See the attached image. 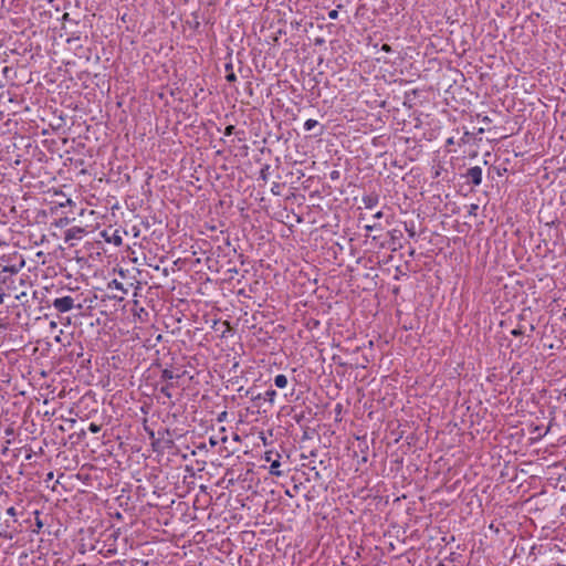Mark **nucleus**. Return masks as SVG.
Instances as JSON below:
<instances>
[{
    "label": "nucleus",
    "mask_w": 566,
    "mask_h": 566,
    "mask_svg": "<svg viewBox=\"0 0 566 566\" xmlns=\"http://www.w3.org/2000/svg\"><path fill=\"white\" fill-rule=\"evenodd\" d=\"M53 306L59 312L65 313V312L71 311L74 307V300L71 296L55 298L53 301Z\"/></svg>",
    "instance_id": "f257e3e1"
},
{
    "label": "nucleus",
    "mask_w": 566,
    "mask_h": 566,
    "mask_svg": "<svg viewBox=\"0 0 566 566\" xmlns=\"http://www.w3.org/2000/svg\"><path fill=\"white\" fill-rule=\"evenodd\" d=\"M102 237L106 242L114 243L116 247L123 244L122 231L118 229L114 230L111 234L108 233V231L104 230L102 232Z\"/></svg>",
    "instance_id": "f03ea898"
},
{
    "label": "nucleus",
    "mask_w": 566,
    "mask_h": 566,
    "mask_svg": "<svg viewBox=\"0 0 566 566\" xmlns=\"http://www.w3.org/2000/svg\"><path fill=\"white\" fill-rule=\"evenodd\" d=\"M468 177L473 185L479 186L482 181V169L479 166L471 167Z\"/></svg>",
    "instance_id": "7ed1b4c3"
},
{
    "label": "nucleus",
    "mask_w": 566,
    "mask_h": 566,
    "mask_svg": "<svg viewBox=\"0 0 566 566\" xmlns=\"http://www.w3.org/2000/svg\"><path fill=\"white\" fill-rule=\"evenodd\" d=\"M83 232H84V229H82L80 227H73L66 231L65 239L71 240V239L80 238Z\"/></svg>",
    "instance_id": "20e7f679"
},
{
    "label": "nucleus",
    "mask_w": 566,
    "mask_h": 566,
    "mask_svg": "<svg viewBox=\"0 0 566 566\" xmlns=\"http://www.w3.org/2000/svg\"><path fill=\"white\" fill-rule=\"evenodd\" d=\"M287 382H289V381H287L286 376H285V375H282V374H281V375L275 376V378H274V384H275V386H276L277 388H281V389H282V388H285V387L287 386Z\"/></svg>",
    "instance_id": "39448f33"
},
{
    "label": "nucleus",
    "mask_w": 566,
    "mask_h": 566,
    "mask_svg": "<svg viewBox=\"0 0 566 566\" xmlns=\"http://www.w3.org/2000/svg\"><path fill=\"white\" fill-rule=\"evenodd\" d=\"M281 463L279 460H274L270 465V473L275 476H281L282 472L280 471Z\"/></svg>",
    "instance_id": "423d86ee"
},
{
    "label": "nucleus",
    "mask_w": 566,
    "mask_h": 566,
    "mask_svg": "<svg viewBox=\"0 0 566 566\" xmlns=\"http://www.w3.org/2000/svg\"><path fill=\"white\" fill-rule=\"evenodd\" d=\"M177 376L171 370H168V369L163 370V374H161V378L163 379L170 380V379H174Z\"/></svg>",
    "instance_id": "0eeeda50"
},
{
    "label": "nucleus",
    "mask_w": 566,
    "mask_h": 566,
    "mask_svg": "<svg viewBox=\"0 0 566 566\" xmlns=\"http://www.w3.org/2000/svg\"><path fill=\"white\" fill-rule=\"evenodd\" d=\"M317 124H318V123H317V120H315V119H307V120L305 122V124H304V128H305V130H307V132H308V130L313 129Z\"/></svg>",
    "instance_id": "6e6552de"
},
{
    "label": "nucleus",
    "mask_w": 566,
    "mask_h": 566,
    "mask_svg": "<svg viewBox=\"0 0 566 566\" xmlns=\"http://www.w3.org/2000/svg\"><path fill=\"white\" fill-rule=\"evenodd\" d=\"M265 396H266V399H268L271 403H273V402H274V400H275V397H276V391H275V390H268V391L265 392Z\"/></svg>",
    "instance_id": "1a4fd4ad"
},
{
    "label": "nucleus",
    "mask_w": 566,
    "mask_h": 566,
    "mask_svg": "<svg viewBox=\"0 0 566 566\" xmlns=\"http://www.w3.org/2000/svg\"><path fill=\"white\" fill-rule=\"evenodd\" d=\"M88 430L93 433H97L101 431V426L92 422L88 427Z\"/></svg>",
    "instance_id": "9d476101"
},
{
    "label": "nucleus",
    "mask_w": 566,
    "mask_h": 566,
    "mask_svg": "<svg viewBox=\"0 0 566 566\" xmlns=\"http://www.w3.org/2000/svg\"><path fill=\"white\" fill-rule=\"evenodd\" d=\"M160 390H161V392H163L166 397H168V398H170V397H171V394H170V391H169V386H165V387H163Z\"/></svg>",
    "instance_id": "9b49d317"
},
{
    "label": "nucleus",
    "mask_w": 566,
    "mask_h": 566,
    "mask_svg": "<svg viewBox=\"0 0 566 566\" xmlns=\"http://www.w3.org/2000/svg\"><path fill=\"white\" fill-rule=\"evenodd\" d=\"M0 536L3 537V538H7V539H12L13 538L12 534L8 533L7 531L0 532Z\"/></svg>",
    "instance_id": "f8f14e48"
},
{
    "label": "nucleus",
    "mask_w": 566,
    "mask_h": 566,
    "mask_svg": "<svg viewBox=\"0 0 566 566\" xmlns=\"http://www.w3.org/2000/svg\"><path fill=\"white\" fill-rule=\"evenodd\" d=\"M227 81L229 82H233L235 81V74L233 72L229 73L227 76H226Z\"/></svg>",
    "instance_id": "ddd939ff"
},
{
    "label": "nucleus",
    "mask_w": 566,
    "mask_h": 566,
    "mask_svg": "<svg viewBox=\"0 0 566 566\" xmlns=\"http://www.w3.org/2000/svg\"><path fill=\"white\" fill-rule=\"evenodd\" d=\"M337 15H338V13H337V11H336V10H332V11L328 13L329 19H333V20H334V19H336V18H337Z\"/></svg>",
    "instance_id": "4468645a"
},
{
    "label": "nucleus",
    "mask_w": 566,
    "mask_h": 566,
    "mask_svg": "<svg viewBox=\"0 0 566 566\" xmlns=\"http://www.w3.org/2000/svg\"><path fill=\"white\" fill-rule=\"evenodd\" d=\"M7 514L10 515V516H14L15 515V509L13 506L9 507L7 510Z\"/></svg>",
    "instance_id": "2eb2a0df"
},
{
    "label": "nucleus",
    "mask_w": 566,
    "mask_h": 566,
    "mask_svg": "<svg viewBox=\"0 0 566 566\" xmlns=\"http://www.w3.org/2000/svg\"><path fill=\"white\" fill-rule=\"evenodd\" d=\"M234 126L230 125L226 128V135H231L233 133Z\"/></svg>",
    "instance_id": "dca6fc26"
},
{
    "label": "nucleus",
    "mask_w": 566,
    "mask_h": 566,
    "mask_svg": "<svg viewBox=\"0 0 566 566\" xmlns=\"http://www.w3.org/2000/svg\"><path fill=\"white\" fill-rule=\"evenodd\" d=\"M56 327H57L56 322H54V321L50 322V328L51 329H55Z\"/></svg>",
    "instance_id": "f3484780"
},
{
    "label": "nucleus",
    "mask_w": 566,
    "mask_h": 566,
    "mask_svg": "<svg viewBox=\"0 0 566 566\" xmlns=\"http://www.w3.org/2000/svg\"><path fill=\"white\" fill-rule=\"evenodd\" d=\"M114 284L116 286V289H119V290H123V284L117 282V281H114Z\"/></svg>",
    "instance_id": "a211bd4d"
},
{
    "label": "nucleus",
    "mask_w": 566,
    "mask_h": 566,
    "mask_svg": "<svg viewBox=\"0 0 566 566\" xmlns=\"http://www.w3.org/2000/svg\"><path fill=\"white\" fill-rule=\"evenodd\" d=\"M512 334H513V335H515V336H516V335H520V334H521V331H520V329H513V331H512Z\"/></svg>",
    "instance_id": "6ab92c4d"
},
{
    "label": "nucleus",
    "mask_w": 566,
    "mask_h": 566,
    "mask_svg": "<svg viewBox=\"0 0 566 566\" xmlns=\"http://www.w3.org/2000/svg\"><path fill=\"white\" fill-rule=\"evenodd\" d=\"M3 301H4V294H2V293H1V294H0V304H2V303H3Z\"/></svg>",
    "instance_id": "aec40b11"
},
{
    "label": "nucleus",
    "mask_w": 566,
    "mask_h": 566,
    "mask_svg": "<svg viewBox=\"0 0 566 566\" xmlns=\"http://www.w3.org/2000/svg\"><path fill=\"white\" fill-rule=\"evenodd\" d=\"M36 526H38V528L42 527V522L40 520L36 521Z\"/></svg>",
    "instance_id": "412c9836"
},
{
    "label": "nucleus",
    "mask_w": 566,
    "mask_h": 566,
    "mask_svg": "<svg viewBox=\"0 0 566 566\" xmlns=\"http://www.w3.org/2000/svg\"><path fill=\"white\" fill-rule=\"evenodd\" d=\"M265 460H266V461H270V460H271L270 452H268V453L265 454Z\"/></svg>",
    "instance_id": "4be33fe9"
},
{
    "label": "nucleus",
    "mask_w": 566,
    "mask_h": 566,
    "mask_svg": "<svg viewBox=\"0 0 566 566\" xmlns=\"http://www.w3.org/2000/svg\"><path fill=\"white\" fill-rule=\"evenodd\" d=\"M375 217H376V218H380V217H381V212H380V211H379V212H377V213L375 214Z\"/></svg>",
    "instance_id": "5701e85b"
},
{
    "label": "nucleus",
    "mask_w": 566,
    "mask_h": 566,
    "mask_svg": "<svg viewBox=\"0 0 566 566\" xmlns=\"http://www.w3.org/2000/svg\"><path fill=\"white\" fill-rule=\"evenodd\" d=\"M382 49H384L385 51H388V50H389V46L385 44Z\"/></svg>",
    "instance_id": "b1692460"
},
{
    "label": "nucleus",
    "mask_w": 566,
    "mask_h": 566,
    "mask_svg": "<svg viewBox=\"0 0 566 566\" xmlns=\"http://www.w3.org/2000/svg\"><path fill=\"white\" fill-rule=\"evenodd\" d=\"M210 443H211L212 446H216V443H217V442H216L214 440L210 439Z\"/></svg>",
    "instance_id": "393cba45"
}]
</instances>
